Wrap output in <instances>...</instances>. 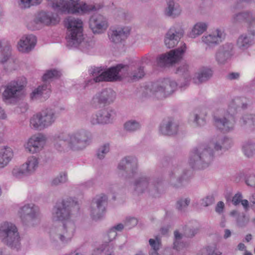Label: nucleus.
Returning a JSON list of instances; mask_svg holds the SVG:
<instances>
[{
  "mask_svg": "<svg viewBox=\"0 0 255 255\" xmlns=\"http://www.w3.org/2000/svg\"><path fill=\"white\" fill-rule=\"evenodd\" d=\"M151 181L149 177L142 175L137 177L133 183L135 193L140 194L145 192H150L151 195L155 197H158V187L155 183L150 184Z\"/></svg>",
  "mask_w": 255,
  "mask_h": 255,
  "instance_id": "obj_12",
  "label": "nucleus"
},
{
  "mask_svg": "<svg viewBox=\"0 0 255 255\" xmlns=\"http://www.w3.org/2000/svg\"><path fill=\"white\" fill-rule=\"evenodd\" d=\"M205 115L200 112L194 115V122L199 126H202L205 124Z\"/></svg>",
  "mask_w": 255,
  "mask_h": 255,
  "instance_id": "obj_55",
  "label": "nucleus"
},
{
  "mask_svg": "<svg viewBox=\"0 0 255 255\" xmlns=\"http://www.w3.org/2000/svg\"><path fill=\"white\" fill-rule=\"evenodd\" d=\"M57 116L52 109H47L33 115L30 120V126L36 130H42L51 126Z\"/></svg>",
  "mask_w": 255,
  "mask_h": 255,
  "instance_id": "obj_5",
  "label": "nucleus"
},
{
  "mask_svg": "<svg viewBox=\"0 0 255 255\" xmlns=\"http://www.w3.org/2000/svg\"><path fill=\"white\" fill-rule=\"evenodd\" d=\"M254 43V39L247 34L241 35L237 39V45L241 50H245L250 47Z\"/></svg>",
  "mask_w": 255,
  "mask_h": 255,
  "instance_id": "obj_37",
  "label": "nucleus"
},
{
  "mask_svg": "<svg viewBox=\"0 0 255 255\" xmlns=\"http://www.w3.org/2000/svg\"><path fill=\"white\" fill-rule=\"evenodd\" d=\"M75 231V223L71 221H67L63 223L62 227L51 229L50 237L54 241H59L62 244H67L71 241Z\"/></svg>",
  "mask_w": 255,
  "mask_h": 255,
  "instance_id": "obj_7",
  "label": "nucleus"
},
{
  "mask_svg": "<svg viewBox=\"0 0 255 255\" xmlns=\"http://www.w3.org/2000/svg\"><path fill=\"white\" fill-rule=\"evenodd\" d=\"M214 251V248L210 246H207L202 249L199 251L198 255H212V254H213Z\"/></svg>",
  "mask_w": 255,
  "mask_h": 255,
  "instance_id": "obj_60",
  "label": "nucleus"
},
{
  "mask_svg": "<svg viewBox=\"0 0 255 255\" xmlns=\"http://www.w3.org/2000/svg\"><path fill=\"white\" fill-rule=\"evenodd\" d=\"M62 73L61 71L56 69L48 70L43 76L42 79L44 81L50 80L55 79L61 77Z\"/></svg>",
  "mask_w": 255,
  "mask_h": 255,
  "instance_id": "obj_46",
  "label": "nucleus"
},
{
  "mask_svg": "<svg viewBox=\"0 0 255 255\" xmlns=\"http://www.w3.org/2000/svg\"><path fill=\"white\" fill-rule=\"evenodd\" d=\"M18 215L22 222L26 225H33L34 222L39 218V207L33 203H28L20 207Z\"/></svg>",
  "mask_w": 255,
  "mask_h": 255,
  "instance_id": "obj_13",
  "label": "nucleus"
},
{
  "mask_svg": "<svg viewBox=\"0 0 255 255\" xmlns=\"http://www.w3.org/2000/svg\"><path fill=\"white\" fill-rule=\"evenodd\" d=\"M59 21V18L57 14H54L52 12L42 11L39 12L36 19V22H40L45 25H55Z\"/></svg>",
  "mask_w": 255,
  "mask_h": 255,
  "instance_id": "obj_29",
  "label": "nucleus"
},
{
  "mask_svg": "<svg viewBox=\"0 0 255 255\" xmlns=\"http://www.w3.org/2000/svg\"><path fill=\"white\" fill-rule=\"evenodd\" d=\"M36 38L32 35H26L21 37L18 43V49L22 52H28L35 46Z\"/></svg>",
  "mask_w": 255,
  "mask_h": 255,
  "instance_id": "obj_27",
  "label": "nucleus"
},
{
  "mask_svg": "<svg viewBox=\"0 0 255 255\" xmlns=\"http://www.w3.org/2000/svg\"><path fill=\"white\" fill-rule=\"evenodd\" d=\"M49 4L59 13L83 14L96 10L95 5L85 3L80 4V0H48Z\"/></svg>",
  "mask_w": 255,
  "mask_h": 255,
  "instance_id": "obj_1",
  "label": "nucleus"
},
{
  "mask_svg": "<svg viewBox=\"0 0 255 255\" xmlns=\"http://www.w3.org/2000/svg\"><path fill=\"white\" fill-rule=\"evenodd\" d=\"M247 31L249 34L255 36V15L252 16L247 25Z\"/></svg>",
  "mask_w": 255,
  "mask_h": 255,
  "instance_id": "obj_54",
  "label": "nucleus"
},
{
  "mask_svg": "<svg viewBox=\"0 0 255 255\" xmlns=\"http://www.w3.org/2000/svg\"><path fill=\"white\" fill-rule=\"evenodd\" d=\"M189 203L190 200L189 199H181L177 201L176 208L179 211H184L189 205Z\"/></svg>",
  "mask_w": 255,
  "mask_h": 255,
  "instance_id": "obj_53",
  "label": "nucleus"
},
{
  "mask_svg": "<svg viewBox=\"0 0 255 255\" xmlns=\"http://www.w3.org/2000/svg\"><path fill=\"white\" fill-rule=\"evenodd\" d=\"M252 15V13L249 10L236 12L232 15L231 21L234 24H240L246 23L247 25Z\"/></svg>",
  "mask_w": 255,
  "mask_h": 255,
  "instance_id": "obj_33",
  "label": "nucleus"
},
{
  "mask_svg": "<svg viewBox=\"0 0 255 255\" xmlns=\"http://www.w3.org/2000/svg\"><path fill=\"white\" fill-rule=\"evenodd\" d=\"M249 221V218L244 214L239 216L237 219L238 225L241 227L246 226Z\"/></svg>",
  "mask_w": 255,
  "mask_h": 255,
  "instance_id": "obj_57",
  "label": "nucleus"
},
{
  "mask_svg": "<svg viewBox=\"0 0 255 255\" xmlns=\"http://www.w3.org/2000/svg\"><path fill=\"white\" fill-rule=\"evenodd\" d=\"M242 150L246 156H252L255 153V143L251 141L244 142L242 146Z\"/></svg>",
  "mask_w": 255,
  "mask_h": 255,
  "instance_id": "obj_42",
  "label": "nucleus"
},
{
  "mask_svg": "<svg viewBox=\"0 0 255 255\" xmlns=\"http://www.w3.org/2000/svg\"><path fill=\"white\" fill-rule=\"evenodd\" d=\"M26 83V79L24 77H18L11 81L5 86L2 94L3 100L6 102L18 99L21 95Z\"/></svg>",
  "mask_w": 255,
  "mask_h": 255,
  "instance_id": "obj_8",
  "label": "nucleus"
},
{
  "mask_svg": "<svg viewBox=\"0 0 255 255\" xmlns=\"http://www.w3.org/2000/svg\"><path fill=\"white\" fill-rule=\"evenodd\" d=\"M149 244L152 250L150 253V255H161L158 253L161 247V240L159 236H156L155 239H149Z\"/></svg>",
  "mask_w": 255,
  "mask_h": 255,
  "instance_id": "obj_43",
  "label": "nucleus"
},
{
  "mask_svg": "<svg viewBox=\"0 0 255 255\" xmlns=\"http://www.w3.org/2000/svg\"><path fill=\"white\" fill-rule=\"evenodd\" d=\"M53 142L54 147L57 151L62 152L69 150L65 132H63L55 135Z\"/></svg>",
  "mask_w": 255,
  "mask_h": 255,
  "instance_id": "obj_30",
  "label": "nucleus"
},
{
  "mask_svg": "<svg viewBox=\"0 0 255 255\" xmlns=\"http://www.w3.org/2000/svg\"><path fill=\"white\" fill-rule=\"evenodd\" d=\"M13 157L12 149L8 147L0 149V168L7 165Z\"/></svg>",
  "mask_w": 255,
  "mask_h": 255,
  "instance_id": "obj_36",
  "label": "nucleus"
},
{
  "mask_svg": "<svg viewBox=\"0 0 255 255\" xmlns=\"http://www.w3.org/2000/svg\"><path fill=\"white\" fill-rule=\"evenodd\" d=\"M182 237V235L180 234L177 231L174 232V242L173 245L174 248L176 250H182L188 246V244L181 242Z\"/></svg>",
  "mask_w": 255,
  "mask_h": 255,
  "instance_id": "obj_44",
  "label": "nucleus"
},
{
  "mask_svg": "<svg viewBox=\"0 0 255 255\" xmlns=\"http://www.w3.org/2000/svg\"><path fill=\"white\" fill-rule=\"evenodd\" d=\"M191 175L190 171L186 172L178 165H174L168 171L167 180L173 187L178 188L182 185L184 180H188Z\"/></svg>",
  "mask_w": 255,
  "mask_h": 255,
  "instance_id": "obj_14",
  "label": "nucleus"
},
{
  "mask_svg": "<svg viewBox=\"0 0 255 255\" xmlns=\"http://www.w3.org/2000/svg\"><path fill=\"white\" fill-rule=\"evenodd\" d=\"M242 199V195L241 193H238L236 194L233 197L232 202L235 205H238Z\"/></svg>",
  "mask_w": 255,
  "mask_h": 255,
  "instance_id": "obj_63",
  "label": "nucleus"
},
{
  "mask_svg": "<svg viewBox=\"0 0 255 255\" xmlns=\"http://www.w3.org/2000/svg\"><path fill=\"white\" fill-rule=\"evenodd\" d=\"M225 37L224 31L217 28L211 33L203 35L202 37V41L208 46H215L222 42Z\"/></svg>",
  "mask_w": 255,
  "mask_h": 255,
  "instance_id": "obj_21",
  "label": "nucleus"
},
{
  "mask_svg": "<svg viewBox=\"0 0 255 255\" xmlns=\"http://www.w3.org/2000/svg\"><path fill=\"white\" fill-rule=\"evenodd\" d=\"M207 26L208 25L205 22H197L194 25L191 31L189 33V37L195 38L207 30Z\"/></svg>",
  "mask_w": 255,
  "mask_h": 255,
  "instance_id": "obj_38",
  "label": "nucleus"
},
{
  "mask_svg": "<svg viewBox=\"0 0 255 255\" xmlns=\"http://www.w3.org/2000/svg\"><path fill=\"white\" fill-rule=\"evenodd\" d=\"M71 34L70 31H67L66 39V44L69 47H77L84 39L83 31L77 32V31H72Z\"/></svg>",
  "mask_w": 255,
  "mask_h": 255,
  "instance_id": "obj_28",
  "label": "nucleus"
},
{
  "mask_svg": "<svg viewBox=\"0 0 255 255\" xmlns=\"http://www.w3.org/2000/svg\"><path fill=\"white\" fill-rule=\"evenodd\" d=\"M46 138L41 133L34 134L30 137L24 144L25 150L31 153L41 151L46 143Z\"/></svg>",
  "mask_w": 255,
  "mask_h": 255,
  "instance_id": "obj_17",
  "label": "nucleus"
},
{
  "mask_svg": "<svg viewBox=\"0 0 255 255\" xmlns=\"http://www.w3.org/2000/svg\"><path fill=\"white\" fill-rule=\"evenodd\" d=\"M140 127L139 123L134 120L127 122L124 125L125 129L128 131H134L138 129Z\"/></svg>",
  "mask_w": 255,
  "mask_h": 255,
  "instance_id": "obj_49",
  "label": "nucleus"
},
{
  "mask_svg": "<svg viewBox=\"0 0 255 255\" xmlns=\"http://www.w3.org/2000/svg\"><path fill=\"white\" fill-rule=\"evenodd\" d=\"M128 67L123 64L117 65L104 71L103 69L99 67H95L91 70L90 74L93 76L87 81L86 86L92 85L97 82L102 81H114L119 79V74L125 71H127Z\"/></svg>",
  "mask_w": 255,
  "mask_h": 255,
  "instance_id": "obj_4",
  "label": "nucleus"
},
{
  "mask_svg": "<svg viewBox=\"0 0 255 255\" xmlns=\"http://www.w3.org/2000/svg\"><path fill=\"white\" fill-rule=\"evenodd\" d=\"M189 66L188 65L185 63H184L182 64L180 67H179L177 70V72L178 73H185L186 74V72L188 71Z\"/></svg>",
  "mask_w": 255,
  "mask_h": 255,
  "instance_id": "obj_62",
  "label": "nucleus"
},
{
  "mask_svg": "<svg viewBox=\"0 0 255 255\" xmlns=\"http://www.w3.org/2000/svg\"><path fill=\"white\" fill-rule=\"evenodd\" d=\"M124 228V225L122 224H119L113 228H112L108 232V236L109 237H112L114 239L117 236V233L116 231H121Z\"/></svg>",
  "mask_w": 255,
  "mask_h": 255,
  "instance_id": "obj_58",
  "label": "nucleus"
},
{
  "mask_svg": "<svg viewBox=\"0 0 255 255\" xmlns=\"http://www.w3.org/2000/svg\"><path fill=\"white\" fill-rule=\"evenodd\" d=\"M39 163V159L35 156L28 157L26 162L23 164L29 175L33 174L37 170Z\"/></svg>",
  "mask_w": 255,
  "mask_h": 255,
  "instance_id": "obj_35",
  "label": "nucleus"
},
{
  "mask_svg": "<svg viewBox=\"0 0 255 255\" xmlns=\"http://www.w3.org/2000/svg\"><path fill=\"white\" fill-rule=\"evenodd\" d=\"M137 224V220L136 218L133 217H129L126 219L125 222V226L128 229H130Z\"/></svg>",
  "mask_w": 255,
  "mask_h": 255,
  "instance_id": "obj_59",
  "label": "nucleus"
},
{
  "mask_svg": "<svg viewBox=\"0 0 255 255\" xmlns=\"http://www.w3.org/2000/svg\"><path fill=\"white\" fill-rule=\"evenodd\" d=\"M143 67L139 66L129 74V77L133 80H138L144 76Z\"/></svg>",
  "mask_w": 255,
  "mask_h": 255,
  "instance_id": "obj_48",
  "label": "nucleus"
},
{
  "mask_svg": "<svg viewBox=\"0 0 255 255\" xmlns=\"http://www.w3.org/2000/svg\"><path fill=\"white\" fill-rule=\"evenodd\" d=\"M12 174L17 179L29 176L23 164L20 167L14 168L12 170Z\"/></svg>",
  "mask_w": 255,
  "mask_h": 255,
  "instance_id": "obj_47",
  "label": "nucleus"
},
{
  "mask_svg": "<svg viewBox=\"0 0 255 255\" xmlns=\"http://www.w3.org/2000/svg\"><path fill=\"white\" fill-rule=\"evenodd\" d=\"M64 23L67 31H70V34L73 33L72 31H77L78 33L83 31V23L79 18L69 16L65 20Z\"/></svg>",
  "mask_w": 255,
  "mask_h": 255,
  "instance_id": "obj_31",
  "label": "nucleus"
},
{
  "mask_svg": "<svg viewBox=\"0 0 255 255\" xmlns=\"http://www.w3.org/2000/svg\"><path fill=\"white\" fill-rule=\"evenodd\" d=\"M116 116V112L111 109H105L94 114L89 119L92 125L108 124L113 122Z\"/></svg>",
  "mask_w": 255,
  "mask_h": 255,
  "instance_id": "obj_16",
  "label": "nucleus"
},
{
  "mask_svg": "<svg viewBox=\"0 0 255 255\" xmlns=\"http://www.w3.org/2000/svg\"><path fill=\"white\" fill-rule=\"evenodd\" d=\"M11 56V46L5 39H0V63H4Z\"/></svg>",
  "mask_w": 255,
  "mask_h": 255,
  "instance_id": "obj_34",
  "label": "nucleus"
},
{
  "mask_svg": "<svg viewBox=\"0 0 255 255\" xmlns=\"http://www.w3.org/2000/svg\"><path fill=\"white\" fill-rule=\"evenodd\" d=\"M181 12L179 8L174 7V2L169 0L167 3V7L165 10V14L170 16L175 17L178 15Z\"/></svg>",
  "mask_w": 255,
  "mask_h": 255,
  "instance_id": "obj_45",
  "label": "nucleus"
},
{
  "mask_svg": "<svg viewBox=\"0 0 255 255\" xmlns=\"http://www.w3.org/2000/svg\"><path fill=\"white\" fill-rule=\"evenodd\" d=\"M233 144L232 139L225 137L214 138L210 141V145L213 146L215 150H226L230 148Z\"/></svg>",
  "mask_w": 255,
  "mask_h": 255,
  "instance_id": "obj_32",
  "label": "nucleus"
},
{
  "mask_svg": "<svg viewBox=\"0 0 255 255\" xmlns=\"http://www.w3.org/2000/svg\"><path fill=\"white\" fill-rule=\"evenodd\" d=\"M246 184L251 187H255V175H250L246 179Z\"/></svg>",
  "mask_w": 255,
  "mask_h": 255,
  "instance_id": "obj_61",
  "label": "nucleus"
},
{
  "mask_svg": "<svg viewBox=\"0 0 255 255\" xmlns=\"http://www.w3.org/2000/svg\"><path fill=\"white\" fill-rule=\"evenodd\" d=\"M212 71L209 68H205L201 71L198 73L196 79H194V83L196 84H200L208 80L212 76Z\"/></svg>",
  "mask_w": 255,
  "mask_h": 255,
  "instance_id": "obj_40",
  "label": "nucleus"
},
{
  "mask_svg": "<svg viewBox=\"0 0 255 255\" xmlns=\"http://www.w3.org/2000/svg\"><path fill=\"white\" fill-rule=\"evenodd\" d=\"M183 35V30L173 26L170 28L166 34L164 43L168 48H172L178 43Z\"/></svg>",
  "mask_w": 255,
  "mask_h": 255,
  "instance_id": "obj_23",
  "label": "nucleus"
},
{
  "mask_svg": "<svg viewBox=\"0 0 255 255\" xmlns=\"http://www.w3.org/2000/svg\"><path fill=\"white\" fill-rule=\"evenodd\" d=\"M213 146L210 145V142L207 145H204L194 149L191 152L189 164L192 168L203 169L208 167L213 160Z\"/></svg>",
  "mask_w": 255,
  "mask_h": 255,
  "instance_id": "obj_3",
  "label": "nucleus"
},
{
  "mask_svg": "<svg viewBox=\"0 0 255 255\" xmlns=\"http://www.w3.org/2000/svg\"><path fill=\"white\" fill-rule=\"evenodd\" d=\"M130 33V29L128 27L110 29L108 35L110 41L114 43H119L125 40Z\"/></svg>",
  "mask_w": 255,
  "mask_h": 255,
  "instance_id": "obj_26",
  "label": "nucleus"
},
{
  "mask_svg": "<svg viewBox=\"0 0 255 255\" xmlns=\"http://www.w3.org/2000/svg\"><path fill=\"white\" fill-rule=\"evenodd\" d=\"M177 84L174 81L165 79L152 84L150 91L155 98L161 99L171 95L177 89Z\"/></svg>",
  "mask_w": 255,
  "mask_h": 255,
  "instance_id": "obj_10",
  "label": "nucleus"
},
{
  "mask_svg": "<svg viewBox=\"0 0 255 255\" xmlns=\"http://www.w3.org/2000/svg\"><path fill=\"white\" fill-rule=\"evenodd\" d=\"M137 159L134 157L128 156L121 160L119 164L120 170H125L128 174V178L133 176L137 169Z\"/></svg>",
  "mask_w": 255,
  "mask_h": 255,
  "instance_id": "obj_25",
  "label": "nucleus"
},
{
  "mask_svg": "<svg viewBox=\"0 0 255 255\" xmlns=\"http://www.w3.org/2000/svg\"><path fill=\"white\" fill-rule=\"evenodd\" d=\"M69 150L78 151L85 148L88 140V132L83 129L73 132H64Z\"/></svg>",
  "mask_w": 255,
  "mask_h": 255,
  "instance_id": "obj_9",
  "label": "nucleus"
},
{
  "mask_svg": "<svg viewBox=\"0 0 255 255\" xmlns=\"http://www.w3.org/2000/svg\"><path fill=\"white\" fill-rule=\"evenodd\" d=\"M239 125L241 127H246L253 129L255 127V115H244L240 120Z\"/></svg>",
  "mask_w": 255,
  "mask_h": 255,
  "instance_id": "obj_39",
  "label": "nucleus"
},
{
  "mask_svg": "<svg viewBox=\"0 0 255 255\" xmlns=\"http://www.w3.org/2000/svg\"><path fill=\"white\" fill-rule=\"evenodd\" d=\"M110 151V145L109 143H106L101 146L97 152V157L100 159H103L105 155Z\"/></svg>",
  "mask_w": 255,
  "mask_h": 255,
  "instance_id": "obj_52",
  "label": "nucleus"
},
{
  "mask_svg": "<svg viewBox=\"0 0 255 255\" xmlns=\"http://www.w3.org/2000/svg\"><path fill=\"white\" fill-rule=\"evenodd\" d=\"M178 123L172 118H167L163 120L160 128V132L163 135H173L178 131Z\"/></svg>",
  "mask_w": 255,
  "mask_h": 255,
  "instance_id": "obj_24",
  "label": "nucleus"
},
{
  "mask_svg": "<svg viewBox=\"0 0 255 255\" xmlns=\"http://www.w3.org/2000/svg\"><path fill=\"white\" fill-rule=\"evenodd\" d=\"M67 180V175L65 172L60 173L57 177L54 178L51 181V184L53 186H57L60 184L66 182Z\"/></svg>",
  "mask_w": 255,
  "mask_h": 255,
  "instance_id": "obj_51",
  "label": "nucleus"
},
{
  "mask_svg": "<svg viewBox=\"0 0 255 255\" xmlns=\"http://www.w3.org/2000/svg\"><path fill=\"white\" fill-rule=\"evenodd\" d=\"M115 98V92L111 89H107L96 94L92 99L91 104L94 108L98 109L102 105L113 102Z\"/></svg>",
  "mask_w": 255,
  "mask_h": 255,
  "instance_id": "obj_19",
  "label": "nucleus"
},
{
  "mask_svg": "<svg viewBox=\"0 0 255 255\" xmlns=\"http://www.w3.org/2000/svg\"><path fill=\"white\" fill-rule=\"evenodd\" d=\"M247 105L243 103V99L237 97L232 100L229 105V110L222 117L214 116V120L215 126L223 132H229L234 129L235 119L233 113L238 108L242 109L247 108Z\"/></svg>",
  "mask_w": 255,
  "mask_h": 255,
  "instance_id": "obj_2",
  "label": "nucleus"
},
{
  "mask_svg": "<svg viewBox=\"0 0 255 255\" xmlns=\"http://www.w3.org/2000/svg\"><path fill=\"white\" fill-rule=\"evenodd\" d=\"M214 197L212 195H207L201 200V205L204 207L211 205L214 202Z\"/></svg>",
  "mask_w": 255,
  "mask_h": 255,
  "instance_id": "obj_56",
  "label": "nucleus"
},
{
  "mask_svg": "<svg viewBox=\"0 0 255 255\" xmlns=\"http://www.w3.org/2000/svg\"><path fill=\"white\" fill-rule=\"evenodd\" d=\"M186 49V45L183 44L178 48L161 55L157 59L158 65L160 67H164L176 62L182 57Z\"/></svg>",
  "mask_w": 255,
  "mask_h": 255,
  "instance_id": "obj_15",
  "label": "nucleus"
},
{
  "mask_svg": "<svg viewBox=\"0 0 255 255\" xmlns=\"http://www.w3.org/2000/svg\"><path fill=\"white\" fill-rule=\"evenodd\" d=\"M224 208V203L222 201L219 202L216 207V211L218 213L223 212Z\"/></svg>",
  "mask_w": 255,
  "mask_h": 255,
  "instance_id": "obj_64",
  "label": "nucleus"
},
{
  "mask_svg": "<svg viewBox=\"0 0 255 255\" xmlns=\"http://www.w3.org/2000/svg\"><path fill=\"white\" fill-rule=\"evenodd\" d=\"M235 54L234 45L232 43H226L220 46L215 54V58L219 64H225L231 59Z\"/></svg>",
  "mask_w": 255,
  "mask_h": 255,
  "instance_id": "obj_20",
  "label": "nucleus"
},
{
  "mask_svg": "<svg viewBox=\"0 0 255 255\" xmlns=\"http://www.w3.org/2000/svg\"><path fill=\"white\" fill-rule=\"evenodd\" d=\"M42 0H19V6L21 8H26L31 6L40 4Z\"/></svg>",
  "mask_w": 255,
  "mask_h": 255,
  "instance_id": "obj_50",
  "label": "nucleus"
},
{
  "mask_svg": "<svg viewBox=\"0 0 255 255\" xmlns=\"http://www.w3.org/2000/svg\"><path fill=\"white\" fill-rule=\"evenodd\" d=\"M77 202L72 201L64 200L60 203L57 204L53 208L52 212L51 220L53 222L58 221L65 222L70 221L71 208L74 205H76Z\"/></svg>",
  "mask_w": 255,
  "mask_h": 255,
  "instance_id": "obj_11",
  "label": "nucleus"
},
{
  "mask_svg": "<svg viewBox=\"0 0 255 255\" xmlns=\"http://www.w3.org/2000/svg\"><path fill=\"white\" fill-rule=\"evenodd\" d=\"M0 239L11 248L19 246L20 238L16 227L12 223L4 222L0 226Z\"/></svg>",
  "mask_w": 255,
  "mask_h": 255,
  "instance_id": "obj_6",
  "label": "nucleus"
},
{
  "mask_svg": "<svg viewBox=\"0 0 255 255\" xmlns=\"http://www.w3.org/2000/svg\"><path fill=\"white\" fill-rule=\"evenodd\" d=\"M89 25L94 33H101L108 27L107 19L100 14L93 15L90 19Z\"/></svg>",
  "mask_w": 255,
  "mask_h": 255,
  "instance_id": "obj_22",
  "label": "nucleus"
},
{
  "mask_svg": "<svg viewBox=\"0 0 255 255\" xmlns=\"http://www.w3.org/2000/svg\"><path fill=\"white\" fill-rule=\"evenodd\" d=\"M49 92L47 85H43L38 86L34 89L30 94V98L32 100H36L40 99L44 94Z\"/></svg>",
  "mask_w": 255,
  "mask_h": 255,
  "instance_id": "obj_41",
  "label": "nucleus"
},
{
  "mask_svg": "<svg viewBox=\"0 0 255 255\" xmlns=\"http://www.w3.org/2000/svg\"><path fill=\"white\" fill-rule=\"evenodd\" d=\"M107 200V197L104 194L98 195L93 199L91 210L93 219L98 220L103 217L106 211Z\"/></svg>",
  "mask_w": 255,
  "mask_h": 255,
  "instance_id": "obj_18",
  "label": "nucleus"
}]
</instances>
